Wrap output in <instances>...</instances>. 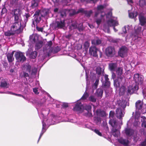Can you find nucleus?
Masks as SVG:
<instances>
[{
  "mask_svg": "<svg viewBox=\"0 0 146 146\" xmlns=\"http://www.w3.org/2000/svg\"><path fill=\"white\" fill-rule=\"evenodd\" d=\"M11 30L17 34H19L23 32V27L22 26L21 23H14L11 26Z\"/></svg>",
  "mask_w": 146,
  "mask_h": 146,
  "instance_id": "nucleus-1",
  "label": "nucleus"
},
{
  "mask_svg": "<svg viewBox=\"0 0 146 146\" xmlns=\"http://www.w3.org/2000/svg\"><path fill=\"white\" fill-rule=\"evenodd\" d=\"M97 51L99 52L100 58H101L102 53L100 50H99L96 46H91L89 48V53L90 54L94 57H98Z\"/></svg>",
  "mask_w": 146,
  "mask_h": 146,
  "instance_id": "nucleus-2",
  "label": "nucleus"
},
{
  "mask_svg": "<svg viewBox=\"0 0 146 146\" xmlns=\"http://www.w3.org/2000/svg\"><path fill=\"white\" fill-rule=\"evenodd\" d=\"M110 125L113 127L111 131L112 135L114 137H117L120 135V133L119 131L115 128L117 127L115 119H114L112 121H110Z\"/></svg>",
  "mask_w": 146,
  "mask_h": 146,
  "instance_id": "nucleus-3",
  "label": "nucleus"
},
{
  "mask_svg": "<svg viewBox=\"0 0 146 146\" xmlns=\"http://www.w3.org/2000/svg\"><path fill=\"white\" fill-rule=\"evenodd\" d=\"M112 9H110V27H112L115 32H116L117 30L116 29L115 27L118 25V23L117 20V18L113 17L112 15Z\"/></svg>",
  "mask_w": 146,
  "mask_h": 146,
  "instance_id": "nucleus-4",
  "label": "nucleus"
},
{
  "mask_svg": "<svg viewBox=\"0 0 146 146\" xmlns=\"http://www.w3.org/2000/svg\"><path fill=\"white\" fill-rule=\"evenodd\" d=\"M14 56L16 60L19 62H23L25 61L27 59L24 53L21 52H17L15 53Z\"/></svg>",
  "mask_w": 146,
  "mask_h": 146,
  "instance_id": "nucleus-5",
  "label": "nucleus"
},
{
  "mask_svg": "<svg viewBox=\"0 0 146 146\" xmlns=\"http://www.w3.org/2000/svg\"><path fill=\"white\" fill-rule=\"evenodd\" d=\"M65 21L64 19H57L55 21V27L58 29L63 28L65 26Z\"/></svg>",
  "mask_w": 146,
  "mask_h": 146,
  "instance_id": "nucleus-6",
  "label": "nucleus"
},
{
  "mask_svg": "<svg viewBox=\"0 0 146 146\" xmlns=\"http://www.w3.org/2000/svg\"><path fill=\"white\" fill-rule=\"evenodd\" d=\"M73 110L75 111L79 112V113H82L84 110V106L81 102H77L76 103L73 108Z\"/></svg>",
  "mask_w": 146,
  "mask_h": 146,
  "instance_id": "nucleus-7",
  "label": "nucleus"
},
{
  "mask_svg": "<svg viewBox=\"0 0 146 146\" xmlns=\"http://www.w3.org/2000/svg\"><path fill=\"white\" fill-rule=\"evenodd\" d=\"M133 79L135 83L138 84H141L143 80V76L138 73L134 74Z\"/></svg>",
  "mask_w": 146,
  "mask_h": 146,
  "instance_id": "nucleus-8",
  "label": "nucleus"
},
{
  "mask_svg": "<svg viewBox=\"0 0 146 146\" xmlns=\"http://www.w3.org/2000/svg\"><path fill=\"white\" fill-rule=\"evenodd\" d=\"M127 52V48L125 46H122L118 52L119 55L121 57L123 58Z\"/></svg>",
  "mask_w": 146,
  "mask_h": 146,
  "instance_id": "nucleus-9",
  "label": "nucleus"
},
{
  "mask_svg": "<svg viewBox=\"0 0 146 146\" xmlns=\"http://www.w3.org/2000/svg\"><path fill=\"white\" fill-rule=\"evenodd\" d=\"M96 113L98 116L102 117H106L108 115V114L105 111L100 109L97 110Z\"/></svg>",
  "mask_w": 146,
  "mask_h": 146,
  "instance_id": "nucleus-10",
  "label": "nucleus"
},
{
  "mask_svg": "<svg viewBox=\"0 0 146 146\" xmlns=\"http://www.w3.org/2000/svg\"><path fill=\"white\" fill-rule=\"evenodd\" d=\"M116 115L117 117L121 119L124 116L122 110L117 108L116 110Z\"/></svg>",
  "mask_w": 146,
  "mask_h": 146,
  "instance_id": "nucleus-11",
  "label": "nucleus"
},
{
  "mask_svg": "<svg viewBox=\"0 0 146 146\" xmlns=\"http://www.w3.org/2000/svg\"><path fill=\"white\" fill-rule=\"evenodd\" d=\"M15 51H13L11 53H8L7 55V56L8 61L9 63L13 62L14 60V58L13 57V54Z\"/></svg>",
  "mask_w": 146,
  "mask_h": 146,
  "instance_id": "nucleus-12",
  "label": "nucleus"
},
{
  "mask_svg": "<svg viewBox=\"0 0 146 146\" xmlns=\"http://www.w3.org/2000/svg\"><path fill=\"white\" fill-rule=\"evenodd\" d=\"M139 19L140 25L143 26L146 24V18L143 16L139 15Z\"/></svg>",
  "mask_w": 146,
  "mask_h": 146,
  "instance_id": "nucleus-13",
  "label": "nucleus"
},
{
  "mask_svg": "<svg viewBox=\"0 0 146 146\" xmlns=\"http://www.w3.org/2000/svg\"><path fill=\"white\" fill-rule=\"evenodd\" d=\"M143 104L140 100H137L135 103L136 110L138 111L141 110L143 108Z\"/></svg>",
  "mask_w": 146,
  "mask_h": 146,
  "instance_id": "nucleus-14",
  "label": "nucleus"
},
{
  "mask_svg": "<svg viewBox=\"0 0 146 146\" xmlns=\"http://www.w3.org/2000/svg\"><path fill=\"white\" fill-rule=\"evenodd\" d=\"M118 142L120 143L125 146H127L129 144V141L127 140L123 139L122 138L118 139Z\"/></svg>",
  "mask_w": 146,
  "mask_h": 146,
  "instance_id": "nucleus-15",
  "label": "nucleus"
},
{
  "mask_svg": "<svg viewBox=\"0 0 146 146\" xmlns=\"http://www.w3.org/2000/svg\"><path fill=\"white\" fill-rule=\"evenodd\" d=\"M101 40L98 38L94 39L92 40L91 41L92 44L95 46L101 44Z\"/></svg>",
  "mask_w": 146,
  "mask_h": 146,
  "instance_id": "nucleus-16",
  "label": "nucleus"
},
{
  "mask_svg": "<svg viewBox=\"0 0 146 146\" xmlns=\"http://www.w3.org/2000/svg\"><path fill=\"white\" fill-rule=\"evenodd\" d=\"M9 84L7 82L5 79H3L1 82L0 85L1 87L7 88H8Z\"/></svg>",
  "mask_w": 146,
  "mask_h": 146,
  "instance_id": "nucleus-17",
  "label": "nucleus"
},
{
  "mask_svg": "<svg viewBox=\"0 0 146 146\" xmlns=\"http://www.w3.org/2000/svg\"><path fill=\"white\" fill-rule=\"evenodd\" d=\"M43 45V42L41 40L38 41L36 44L35 50H37L40 48Z\"/></svg>",
  "mask_w": 146,
  "mask_h": 146,
  "instance_id": "nucleus-18",
  "label": "nucleus"
},
{
  "mask_svg": "<svg viewBox=\"0 0 146 146\" xmlns=\"http://www.w3.org/2000/svg\"><path fill=\"white\" fill-rule=\"evenodd\" d=\"M12 12L13 13L14 16H20L21 15V10L19 9H15L12 10Z\"/></svg>",
  "mask_w": 146,
  "mask_h": 146,
  "instance_id": "nucleus-19",
  "label": "nucleus"
},
{
  "mask_svg": "<svg viewBox=\"0 0 146 146\" xmlns=\"http://www.w3.org/2000/svg\"><path fill=\"white\" fill-rule=\"evenodd\" d=\"M31 16L30 14L29 13H25V14L23 15V17L24 19V22L25 24L28 21V19Z\"/></svg>",
  "mask_w": 146,
  "mask_h": 146,
  "instance_id": "nucleus-20",
  "label": "nucleus"
},
{
  "mask_svg": "<svg viewBox=\"0 0 146 146\" xmlns=\"http://www.w3.org/2000/svg\"><path fill=\"white\" fill-rule=\"evenodd\" d=\"M101 126L106 131V133H109V127L108 126L107 123L106 121H103V123L102 124Z\"/></svg>",
  "mask_w": 146,
  "mask_h": 146,
  "instance_id": "nucleus-21",
  "label": "nucleus"
},
{
  "mask_svg": "<svg viewBox=\"0 0 146 146\" xmlns=\"http://www.w3.org/2000/svg\"><path fill=\"white\" fill-rule=\"evenodd\" d=\"M117 103L119 107L122 108H124L126 107V105L125 101L119 100L117 101Z\"/></svg>",
  "mask_w": 146,
  "mask_h": 146,
  "instance_id": "nucleus-22",
  "label": "nucleus"
},
{
  "mask_svg": "<svg viewBox=\"0 0 146 146\" xmlns=\"http://www.w3.org/2000/svg\"><path fill=\"white\" fill-rule=\"evenodd\" d=\"M94 122L97 125H100L101 121V119L98 117H95L93 118Z\"/></svg>",
  "mask_w": 146,
  "mask_h": 146,
  "instance_id": "nucleus-23",
  "label": "nucleus"
},
{
  "mask_svg": "<svg viewBox=\"0 0 146 146\" xmlns=\"http://www.w3.org/2000/svg\"><path fill=\"white\" fill-rule=\"evenodd\" d=\"M31 5L30 7L32 9L36 8L38 5V2L32 0L31 2Z\"/></svg>",
  "mask_w": 146,
  "mask_h": 146,
  "instance_id": "nucleus-24",
  "label": "nucleus"
},
{
  "mask_svg": "<svg viewBox=\"0 0 146 146\" xmlns=\"http://www.w3.org/2000/svg\"><path fill=\"white\" fill-rule=\"evenodd\" d=\"M15 33L11 29L10 30H8L7 31L4 33V35L5 36H10L14 35Z\"/></svg>",
  "mask_w": 146,
  "mask_h": 146,
  "instance_id": "nucleus-25",
  "label": "nucleus"
},
{
  "mask_svg": "<svg viewBox=\"0 0 146 146\" xmlns=\"http://www.w3.org/2000/svg\"><path fill=\"white\" fill-rule=\"evenodd\" d=\"M138 15V13L136 11H134L133 12L129 13V17L131 19L136 18Z\"/></svg>",
  "mask_w": 146,
  "mask_h": 146,
  "instance_id": "nucleus-26",
  "label": "nucleus"
},
{
  "mask_svg": "<svg viewBox=\"0 0 146 146\" xmlns=\"http://www.w3.org/2000/svg\"><path fill=\"white\" fill-rule=\"evenodd\" d=\"M116 52V51L113 47H110V57L114 56Z\"/></svg>",
  "mask_w": 146,
  "mask_h": 146,
  "instance_id": "nucleus-27",
  "label": "nucleus"
},
{
  "mask_svg": "<svg viewBox=\"0 0 146 146\" xmlns=\"http://www.w3.org/2000/svg\"><path fill=\"white\" fill-rule=\"evenodd\" d=\"M117 64L116 63L110 64V70L111 71H115Z\"/></svg>",
  "mask_w": 146,
  "mask_h": 146,
  "instance_id": "nucleus-28",
  "label": "nucleus"
},
{
  "mask_svg": "<svg viewBox=\"0 0 146 146\" xmlns=\"http://www.w3.org/2000/svg\"><path fill=\"white\" fill-rule=\"evenodd\" d=\"M37 54L38 53L36 51H33L30 54V57L32 59H34L36 57Z\"/></svg>",
  "mask_w": 146,
  "mask_h": 146,
  "instance_id": "nucleus-29",
  "label": "nucleus"
},
{
  "mask_svg": "<svg viewBox=\"0 0 146 146\" xmlns=\"http://www.w3.org/2000/svg\"><path fill=\"white\" fill-rule=\"evenodd\" d=\"M103 92V91L102 89L99 88L97 90L96 94L98 97H101L102 96Z\"/></svg>",
  "mask_w": 146,
  "mask_h": 146,
  "instance_id": "nucleus-30",
  "label": "nucleus"
},
{
  "mask_svg": "<svg viewBox=\"0 0 146 146\" xmlns=\"http://www.w3.org/2000/svg\"><path fill=\"white\" fill-rule=\"evenodd\" d=\"M90 44L88 41L85 42L84 44V49L85 51H87Z\"/></svg>",
  "mask_w": 146,
  "mask_h": 146,
  "instance_id": "nucleus-31",
  "label": "nucleus"
},
{
  "mask_svg": "<svg viewBox=\"0 0 146 146\" xmlns=\"http://www.w3.org/2000/svg\"><path fill=\"white\" fill-rule=\"evenodd\" d=\"M123 69L122 67H118L116 71L118 76H121L123 73Z\"/></svg>",
  "mask_w": 146,
  "mask_h": 146,
  "instance_id": "nucleus-32",
  "label": "nucleus"
},
{
  "mask_svg": "<svg viewBox=\"0 0 146 146\" xmlns=\"http://www.w3.org/2000/svg\"><path fill=\"white\" fill-rule=\"evenodd\" d=\"M49 13V11L48 10H43L42 11L41 15L42 17H45Z\"/></svg>",
  "mask_w": 146,
  "mask_h": 146,
  "instance_id": "nucleus-33",
  "label": "nucleus"
},
{
  "mask_svg": "<svg viewBox=\"0 0 146 146\" xmlns=\"http://www.w3.org/2000/svg\"><path fill=\"white\" fill-rule=\"evenodd\" d=\"M36 36L34 35H32L30 36L29 39L32 42L35 43L36 41Z\"/></svg>",
  "mask_w": 146,
  "mask_h": 146,
  "instance_id": "nucleus-34",
  "label": "nucleus"
},
{
  "mask_svg": "<svg viewBox=\"0 0 146 146\" xmlns=\"http://www.w3.org/2000/svg\"><path fill=\"white\" fill-rule=\"evenodd\" d=\"M96 73L98 75H101L102 73L103 72V71H102L101 68L100 67H97L96 69Z\"/></svg>",
  "mask_w": 146,
  "mask_h": 146,
  "instance_id": "nucleus-35",
  "label": "nucleus"
},
{
  "mask_svg": "<svg viewBox=\"0 0 146 146\" xmlns=\"http://www.w3.org/2000/svg\"><path fill=\"white\" fill-rule=\"evenodd\" d=\"M125 87L124 86H121L119 90V94L120 95H123L125 94Z\"/></svg>",
  "mask_w": 146,
  "mask_h": 146,
  "instance_id": "nucleus-36",
  "label": "nucleus"
},
{
  "mask_svg": "<svg viewBox=\"0 0 146 146\" xmlns=\"http://www.w3.org/2000/svg\"><path fill=\"white\" fill-rule=\"evenodd\" d=\"M104 31L105 33H110L109 26V24L108 25H104Z\"/></svg>",
  "mask_w": 146,
  "mask_h": 146,
  "instance_id": "nucleus-37",
  "label": "nucleus"
},
{
  "mask_svg": "<svg viewBox=\"0 0 146 146\" xmlns=\"http://www.w3.org/2000/svg\"><path fill=\"white\" fill-rule=\"evenodd\" d=\"M102 84L105 88H108L110 86V82L108 80L104 81L103 83Z\"/></svg>",
  "mask_w": 146,
  "mask_h": 146,
  "instance_id": "nucleus-38",
  "label": "nucleus"
},
{
  "mask_svg": "<svg viewBox=\"0 0 146 146\" xmlns=\"http://www.w3.org/2000/svg\"><path fill=\"white\" fill-rule=\"evenodd\" d=\"M92 13V10H90L89 11L85 10L84 12V14L86 16L89 17L90 16L91 14Z\"/></svg>",
  "mask_w": 146,
  "mask_h": 146,
  "instance_id": "nucleus-39",
  "label": "nucleus"
},
{
  "mask_svg": "<svg viewBox=\"0 0 146 146\" xmlns=\"http://www.w3.org/2000/svg\"><path fill=\"white\" fill-rule=\"evenodd\" d=\"M89 96V95L87 92H85L84 93V94L82 96V97L80 98L81 100H84L87 98Z\"/></svg>",
  "mask_w": 146,
  "mask_h": 146,
  "instance_id": "nucleus-40",
  "label": "nucleus"
},
{
  "mask_svg": "<svg viewBox=\"0 0 146 146\" xmlns=\"http://www.w3.org/2000/svg\"><path fill=\"white\" fill-rule=\"evenodd\" d=\"M91 106L90 105H86L85 106H84V110H86L87 112L91 111Z\"/></svg>",
  "mask_w": 146,
  "mask_h": 146,
  "instance_id": "nucleus-41",
  "label": "nucleus"
},
{
  "mask_svg": "<svg viewBox=\"0 0 146 146\" xmlns=\"http://www.w3.org/2000/svg\"><path fill=\"white\" fill-rule=\"evenodd\" d=\"M105 54L107 58H108L110 56V47H108L106 48Z\"/></svg>",
  "mask_w": 146,
  "mask_h": 146,
  "instance_id": "nucleus-42",
  "label": "nucleus"
},
{
  "mask_svg": "<svg viewBox=\"0 0 146 146\" xmlns=\"http://www.w3.org/2000/svg\"><path fill=\"white\" fill-rule=\"evenodd\" d=\"M33 19L35 21V22L38 24L40 21L41 18L40 17H34Z\"/></svg>",
  "mask_w": 146,
  "mask_h": 146,
  "instance_id": "nucleus-43",
  "label": "nucleus"
},
{
  "mask_svg": "<svg viewBox=\"0 0 146 146\" xmlns=\"http://www.w3.org/2000/svg\"><path fill=\"white\" fill-rule=\"evenodd\" d=\"M7 10L6 9L5 6L4 5L3 6V8H2L1 12V15L2 16L3 15L7 13Z\"/></svg>",
  "mask_w": 146,
  "mask_h": 146,
  "instance_id": "nucleus-44",
  "label": "nucleus"
},
{
  "mask_svg": "<svg viewBox=\"0 0 146 146\" xmlns=\"http://www.w3.org/2000/svg\"><path fill=\"white\" fill-rule=\"evenodd\" d=\"M139 2L140 6L142 7L146 5V2L145 0H140Z\"/></svg>",
  "mask_w": 146,
  "mask_h": 146,
  "instance_id": "nucleus-45",
  "label": "nucleus"
},
{
  "mask_svg": "<svg viewBox=\"0 0 146 146\" xmlns=\"http://www.w3.org/2000/svg\"><path fill=\"white\" fill-rule=\"evenodd\" d=\"M60 50V48L58 46H57L54 48L53 51L54 53H56L59 51Z\"/></svg>",
  "mask_w": 146,
  "mask_h": 146,
  "instance_id": "nucleus-46",
  "label": "nucleus"
},
{
  "mask_svg": "<svg viewBox=\"0 0 146 146\" xmlns=\"http://www.w3.org/2000/svg\"><path fill=\"white\" fill-rule=\"evenodd\" d=\"M131 130L130 129L127 128L125 129V133L127 135L129 136L131 135Z\"/></svg>",
  "mask_w": 146,
  "mask_h": 146,
  "instance_id": "nucleus-47",
  "label": "nucleus"
},
{
  "mask_svg": "<svg viewBox=\"0 0 146 146\" xmlns=\"http://www.w3.org/2000/svg\"><path fill=\"white\" fill-rule=\"evenodd\" d=\"M20 16H14V23H20Z\"/></svg>",
  "mask_w": 146,
  "mask_h": 146,
  "instance_id": "nucleus-48",
  "label": "nucleus"
},
{
  "mask_svg": "<svg viewBox=\"0 0 146 146\" xmlns=\"http://www.w3.org/2000/svg\"><path fill=\"white\" fill-rule=\"evenodd\" d=\"M41 12L40 10H38L37 11H36L35 13L34 16V17H40V14H41Z\"/></svg>",
  "mask_w": 146,
  "mask_h": 146,
  "instance_id": "nucleus-49",
  "label": "nucleus"
},
{
  "mask_svg": "<svg viewBox=\"0 0 146 146\" xmlns=\"http://www.w3.org/2000/svg\"><path fill=\"white\" fill-rule=\"evenodd\" d=\"M115 115V112L113 111H110V117H111L112 118H113V120H110V121H112L114 119H115L116 120V119L115 117H114V116Z\"/></svg>",
  "mask_w": 146,
  "mask_h": 146,
  "instance_id": "nucleus-50",
  "label": "nucleus"
},
{
  "mask_svg": "<svg viewBox=\"0 0 146 146\" xmlns=\"http://www.w3.org/2000/svg\"><path fill=\"white\" fill-rule=\"evenodd\" d=\"M85 11V10L84 9L81 8L78 9L76 12V14H77L80 13L84 14Z\"/></svg>",
  "mask_w": 146,
  "mask_h": 146,
  "instance_id": "nucleus-51",
  "label": "nucleus"
},
{
  "mask_svg": "<svg viewBox=\"0 0 146 146\" xmlns=\"http://www.w3.org/2000/svg\"><path fill=\"white\" fill-rule=\"evenodd\" d=\"M89 100L92 102H96V100L95 98L93 96H91L89 98Z\"/></svg>",
  "mask_w": 146,
  "mask_h": 146,
  "instance_id": "nucleus-52",
  "label": "nucleus"
},
{
  "mask_svg": "<svg viewBox=\"0 0 146 146\" xmlns=\"http://www.w3.org/2000/svg\"><path fill=\"white\" fill-rule=\"evenodd\" d=\"M104 7H105L102 5H98L97 7V10L98 11H101L103 10Z\"/></svg>",
  "mask_w": 146,
  "mask_h": 146,
  "instance_id": "nucleus-53",
  "label": "nucleus"
},
{
  "mask_svg": "<svg viewBox=\"0 0 146 146\" xmlns=\"http://www.w3.org/2000/svg\"><path fill=\"white\" fill-rule=\"evenodd\" d=\"M94 132H95L96 134H98V135L102 136V134L101 132H100V131L97 129H95L94 130Z\"/></svg>",
  "mask_w": 146,
  "mask_h": 146,
  "instance_id": "nucleus-54",
  "label": "nucleus"
},
{
  "mask_svg": "<svg viewBox=\"0 0 146 146\" xmlns=\"http://www.w3.org/2000/svg\"><path fill=\"white\" fill-rule=\"evenodd\" d=\"M86 2L87 3H95L98 1V0H86Z\"/></svg>",
  "mask_w": 146,
  "mask_h": 146,
  "instance_id": "nucleus-55",
  "label": "nucleus"
},
{
  "mask_svg": "<svg viewBox=\"0 0 146 146\" xmlns=\"http://www.w3.org/2000/svg\"><path fill=\"white\" fill-rule=\"evenodd\" d=\"M71 26L73 27V29H75L77 28V26L76 25V23H72L71 25Z\"/></svg>",
  "mask_w": 146,
  "mask_h": 146,
  "instance_id": "nucleus-56",
  "label": "nucleus"
},
{
  "mask_svg": "<svg viewBox=\"0 0 146 146\" xmlns=\"http://www.w3.org/2000/svg\"><path fill=\"white\" fill-rule=\"evenodd\" d=\"M31 66L29 65H28L27 66L26 70H27L29 73H30L31 71Z\"/></svg>",
  "mask_w": 146,
  "mask_h": 146,
  "instance_id": "nucleus-57",
  "label": "nucleus"
},
{
  "mask_svg": "<svg viewBox=\"0 0 146 146\" xmlns=\"http://www.w3.org/2000/svg\"><path fill=\"white\" fill-rule=\"evenodd\" d=\"M36 29L39 32H42L43 31V29L42 27H39L37 26L36 27Z\"/></svg>",
  "mask_w": 146,
  "mask_h": 146,
  "instance_id": "nucleus-58",
  "label": "nucleus"
},
{
  "mask_svg": "<svg viewBox=\"0 0 146 146\" xmlns=\"http://www.w3.org/2000/svg\"><path fill=\"white\" fill-rule=\"evenodd\" d=\"M141 126L142 127H144L146 128V121H142L141 124Z\"/></svg>",
  "mask_w": 146,
  "mask_h": 146,
  "instance_id": "nucleus-59",
  "label": "nucleus"
},
{
  "mask_svg": "<svg viewBox=\"0 0 146 146\" xmlns=\"http://www.w3.org/2000/svg\"><path fill=\"white\" fill-rule=\"evenodd\" d=\"M33 91L35 94H39V92H38V88H33Z\"/></svg>",
  "mask_w": 146,
  "mask_h": 146,
  "instance_id": "nucleus-60",
  "label": "nucleus"
},
{
  "mask_svg": "<svg viewBox=\"0 0 146 146\" xmlns=\"http://www.w3.org/2000/svg\"><path fill=\"white\" fill-rule=\"evenodd\" d=\"M102 22V19H97L96 22L97 24L99 26L101 23Z\"/></svg>",
  "mask_w": 146,
  "mask_h": 146,
  "instance_id": "nucleus-61",
  "label": "nucleus"
},
{
  "mask_svg": "<svg viewBox=\"0 0 146 146\" xmlns=\"http://www.w3.org/2000/svg\"><path fill=\"white\" fill-rule=\"evenodd\" d=\"M140 145L141 146H146V138L145 139L144 141L141 143Z\"/></svg>",
  "mask_w": 146,
  "mask_h": 146,
  "instance_id": "nucleus-62",
  "label": "nucleus"
},
{
  "mask_svg": "<svg viewBox=\"0 0 146 146\" xmlns=\"http://www.w3.org/2000/svg\"><path fill=\"white\" fill-rule=\"evenodd\" d=\"M45 131H46V130H45L44 131H42V132L41 133H40V134L39 138H38V141H39V140L40 139L41 137H42V136L43 135Z\"/></svg>",
  "mask_w": 146,
  "mask_h": 146,
  "instance_id": "nucleus-63",
  "label": "nucleus"
},
{
  "mask_svg": "<svg viewBox=\"0 0 146 146\" xmlns=\"http://www.w3.org/2000/svg\"><path fill=\"white\" fill-rule=\"evenodd\" d=\"M111 42L113 43H117L118 42V40L117 39H112L111 40Z\"/></svg>",
  "mask_w": 146,
  "mask_h": 146,
  "instance_id": "nucleus-64",
  "label": "nucleus"
}]
</instances>
